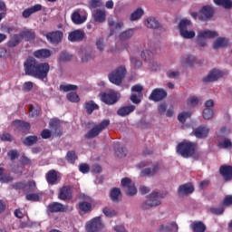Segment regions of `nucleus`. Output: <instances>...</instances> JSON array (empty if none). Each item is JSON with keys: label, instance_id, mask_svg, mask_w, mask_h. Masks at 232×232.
I'll list each match as a JSON object with an SVG mask.
<instances>
[{"label": "nucleus", "instance_id": "nucleus-1", "mask_svg": "<svg viewBox=\"0 0 232 232\" xmlns=\"http://www.w3.org/2000/svg\"><path fill=\"white\" fill-rule=\"evenodd\" d=\"M24 70L29 77H34L40 81H48L50 63H39L34 56H28L24 63Z\"/></svg>", "mask_w": 232, "mask_h": 232}, {"label": "nucleus", "instance_id": "nucleus-2", "mask_svg": "<svg viewBox=\"0 0 232 232\" xmlns=\"http://www.w3.org/2000/svg\"><path fill=\"white\" fill-rule=\"evenodd\" d=\"M176 150L183 159H189L197 153V143L192 141H181L177 145Z\"/></svg>", "mask_w": 232, "mask_h": 232}, {"label": "nucleus", "instance_id": "nucleus-3", "mask_svg": "<svg viewBox=\"0 0 232 232\" xmlns=\"http://www.w3.org/2000/svg\"><path fill=\"white\" fill-rule=\"evenodd\" d=\"M126 77V67L120 66L114 72L109 74V81L116 86L122 84V79Z\"/></svg>", "mask_w": 232, "mask_h": 232}, {"label": "nucleus", "instance_id": "nucleus-4", "mask_svg": "<svg viewBox=\"0 0 232 232\" xmlns=\"http://www.w3.org/2000/svg\"><path fill=\"white\" fill-rule=\"evenodd\" d=\"M191 24V20L183 19L179 24V34L183 39H193L195 37V31H189V25Z\"/></svg>", "mask_w": 232, "mask_h": 232}, {"label": "nucleus", "instance_id": "nucleus-5", "mask_svg": "<svg viewBox=\"0 0 232 232\" xmlns=\"http://www.w3.org/2000/svg\"><path fill=\"white\" fill-rule=\"evenodd\" d=\"M215 37H218V34L215 31H200L197 36L196 43L201 48L206 46V39H215Z\"/></svg>", "mask_w": 232, "mask_h": 232}, {"label": "nucleus", "instance_id": "nucleus-6", "mask_svg": "<svg viewBox=\"0 0 232 232\" xmlns=\"http://www.w3.org/2000/svg\"><path fill=\"white\" fill-rule=\"evenodd\" d=\"M108 126H110V120H103L100 124L94 126L85 134V139H95V137H98L101 131L106 130Z\"/></svg>", "mask_w": 232, "mask_h": 232}, {"label": "nucleus", "instance_id": "nucleus-7", "mask_svg": "<svg viewBox=\"0 0 232 232\" xmlns=\"http://www.w3.org/2000/svg\"><path fill=\"white\" fill-rule=\"evenodd\" d=\"M104 227L102 218L101 217H95L91 220L87 221L85 229L87 232H99Z\"/></svg>", "mask_w": 232, "mask_h": 232}, {"label": "nucleus", "instance_id": "nucleus-8", "mask_svg": "<svg viewBox=\"0 0 232 232\" xmlns=\"http://www.w3.org/2000/svg\"><path fill=\"white\" fill-rule=\"evenodd\" d=\"M168 97V92L162 88H156L152 90L151 93L149 96L150 101H153V102H160V101H164Z\"/></svg>", "mask_w": 232, "mask_h": 232}, {"label": "nucleus", "instance_id": "nucleus-9", "mask_svg": "<svg viewBox=\"0 0 232 232\" xmlns=\"http://www.w3.org/2000/svg\"><path fill=\"white\" fill-rule=\"evenodd\" d=\"M215 15V8L211 5H204L200 11L199 15L198 16L199 21H209L211 17Z\"/></svg>", "mask_w": 232, "mask_h": 232}, {"label": "nucleus", "instance_id": "nucleus-10", "mask_svg": "<svg viewBox=\"0 0 232 232\" xmlns=\"http://www.w3.org/2000/svg\"><path fill=\"white\" fill-rule=\"evenodd\" d=\"M86 37V33L81 29H76L71 33H69L68 40L71 43H81Z\"/></svg>", "mask_w": 232, "mask_h": 232}, {"label": "nucleus", "instance_id": "nucleus-11", "mask_svg": "<svg viewBox=\"0 0 232 232\" xmlns=\"http://www.w3.org/2000/svg\"><path fill=\"white\" fill-rule=\"evenodd\" d=\"M45 37L47 41L52 44H59V43L63 41V34L61 31H53L47 33Z\"/></svg>", "mask_w": 232, "mask_h": 232}, {"label": "nucleus", "instance_id": "nucleus-12", "mask_svg": "<svg viewBox=\"0 0 232 232\" xmlns=\"http://www.w3.org/2000/svg\"><path fill=\"white\" fill-rule=\"evenodd\" d=\"M101 99L102 102L111 106L112 104H115L119 102V94H117V92H103L101 96Z\"/></svg>", "mask_w": 232, "mask_h": 232}, {"label": "nucleus", "instance_id": "nucleus-13", "mask_svg": "<svg viewBox=\"0 0 232 232\" xmlns=\"http://www.w3.org/2000/svg\"><path fill=\"white\" fill-rule=\"evenodd\" d=\"M12 124L15 130L21 131V133H28L30 131V128H32L29 122L21 120H14Z\"/></svg>", "mask_w": 232, "mask_h": 232}, {"label": "nucleus", "instance_id": "nucleus-14", "mask_svg": "<svg viewBox=\"0 0 232 232\" xmlns=\"http://www.w3.org/2000/svg\"><path fill=\"white\" fill-rule=\"evenodd\" d=\"M209 133V128L206 126L197 127L191 133V136H194L196 139H206Z\"/></svg>", "mask_w": 232, "mask_h": 232}, {"label": "nucleus", "instance_id": "nucleus-15", "mask_svg": "<svg viewBox=\"0 0 232 232\" xmlns=\"http://www.w3.org/2000/svg\"><path fill=\"white\" fill-rule=\"evenodd\" d=\"M224 76V72L219 70L213 69L207 77L203 78V82H215V81H218L220 77Z\"/></svg>", "mask_w": 232, "mask_h": 232}, {"label": "nucleus", "instance_id": "nucleus-16", "mask_svg": "<svg viewBox=\"0 0 232 232\" xmlns=\"http://www.w3.org/2000/svg\"><path fill=\"white\" fill-rule=\"evenodd\" d=\"M47 209L50 213H66L68 207L59 202H53L48 205Z\"/></svg>", "mask_w": 232, "mask_h": 232}, {"label": "nucleus", "instance_id": "nucleus-17", "mask_svg": "<svg viewBox=\"0 0 232 232\" xmlns=\"http://www.w3.org/2000/svg\"><path fill=\"white\" fill-rule=\"evenodd\" d=\"M219 173L226 182L232 180V166L222 165L219 167Z\"/></svg>", "mask_w": 232, "mask_h": 232}, {"label": "nucleus", "instance_id": "nucleus-18", "mask_svg": "<svg viewBox=\"0 0 232 232\" xmlns=\"http://www.w3.org/2000/svg\"><path fill=\"white\" fill-rule=\"evenodd\" d=\"M58 198L60 200H72V187L70 186H63L58 194Z\"/></svg>", "mask_w": 232, "mask_h": 232}, {"label": "nucleus", "instance_id": "nucleus-19", "mask_svg": "<svg viewBox=\"0 0 232 232\" xmlns=\"http://www.w3.org/2000/svg\"><path fill=\"white\" fill-rule=\"evenodd\" d=\"M195 191V188L191 183H186L179 187L178 193L179 197H184L185 195H191Z\"/></svg>", "mask_w": 232, "mask_h": 232}, {"label": "nucleus", "instance_id": "nucleus-20", "mask_svg": "<svg viewBox=\"0 0 232 232\" xmlns=\"http://www.w3.org/2000/svg\"><path fill=\"white\" fill-rule=\"evenodd\" d=\"M136 108L137 107L135 105L122 106L118 109L117 115H119V117H128V115L135 111Z\"/></svg>", "mask_w": 232, "mask_h": 232}, {"label": "nucleus", "instance_id": "nucleus-21", "mask_svg": "<svg viewBox=\"0 0 232 232\" xmlns=\"http://www.w3.org/2000/svg\"><path fill=\"white\" fill-rule=\"evenodd\" d=\"M41 10H43V5L37 4L32 7L24 9L22 13V15H23L24 19H28V17H30V15H32V14L41 12Z\"/></svg>", "mask_w": 232, "mask_h": 232}, {"label": "nucleus", "instance_id": "nucleus-22", "mask_svg": "<svg viewBox=\"0 0 232 232\" xmlns=\"http://www.w3.org/2000/svg\"><path fill=\"white\" fill-rule=\"evenodd\" d=\"M95 23H104L106 21V10L96 9L92 13Z\"/></svg>", "mask_w": 232, "mask_h": 232}, {"label": "nucleus", "instance_id": "nucleus-23", "mask_svg": "<svg viewBox=\"0 0 232 232\" xmlns=\"http://www.w3.org/2000/svg\"><path fill=\"white\" fill-rule=\"evenodd\" d=\"M160 232H179V224L177 222L172 221L168 223L167 225H161L160 228Z\"/></svg>", "mask_w": 232, "mask_h": 232}, {"label": "nucleus", "instance_id": "nucleus-24", "mask_svg": "<svg viewBox=\"0 0 232 232\" xmlns=\"http://www.w3.org/2000/svg\"><path fill=\"white\" fill-rule=\"evenodd\" d=\"M34 56L36 59H48V57H52V51L49 49H39L34 52Z\"/></svg>", "mask_w": 232, "mask_h": 232}, {"label": "nucleus", "instance_id": "nucleus-25", "mask_svg": "<svg viewBox=\"0 0 232 232\" xmlns=\"http://www.w3.org/2000/svg\"><path fill=\"white\" fill-rule=\"evenodd\" d=\"M157 171H159V164L154 165L152 168H146L141 170V177H154L157 175Z\"/></svg>", "mask_w": 232, "mask_h": 232}, {"label": "nucleus", "instance_id": "nucleus-26", "mask_svg": "<svg viewBox=\"0 0 232 232\" xmlns=\"http://www.w3.org/2000/svg\"><path fill=\"white\" fill-rule=\"evenodd\" d=\"M83 108L86 110L87 115H92L93 111L99 110V105L94 101H88L84 103Z\"/></svg>", "mask_w": 232, "mask_h": 232}, {"label": "nucleus", "instance_id": "nucleus-27", "mask_svg": "<svg viewBox=\"0 0 232 232\" xmlns=\"http://www.w3.org/2000/svg\"><path fill=\"white\" fill-rule=\"evenodd\" d=\"M72 23L74 24H82V23H86V15H81V13L79 11H74L71 17Z\"/></svg>", "mask_w": 232, "mask_h": 232}, {"label": "nucleus", "instance_id": "nucleus-28", "mask_svg": "<svg viewBox=\"0 0 232 232\" xmlns=\"http://www.w3.org/2000/svg\"><path fill=\"white\" fill-rule=\"evenodd\" d=\"M22 41L23 37L21 36V34H14L7 42V46L8 48H15V46H18Z\"/></svg>", "mask_w": 232, "mask_h": 232}, {"label": "nucleus", "instance_id": "nucleus-29", "mask_svg": "<svg viewBox=\"0 0 232 232\" xmlns=\"http://www.w3.org/2000/svg\"><path fill=\"white\" fill-rule=\"evenodd\" d=\"M193 232H206V224L202 221H194L189 226Z\"/></svg>", "mask_w": 232, "mask_h": 232}, {"label": "nucleus", "instance_id": "nucleus-30", "mask_svg": "<svg viewBox=\"0 0 232 232\" xmlns=\"http://www.w3.org/2000/svg\"><path fill=\"white\" fill-rule=\"evenodd\" d=\"M45 177H46L47 183L50 186H55V184H57L58 177L55 169L49 170Z\"/></svg>", "mask_w": 232, "mask_h": 232}, {"label": "nucleus", "instance_id": "nucleus-31", "mask_svg": "<svg viewBox=\"0 0 232 232\" xmlns=\"http://www.w3.org/2000/svg\"><path fill=\"white\" fill-rule=\"evenodd\" d=\"M229 44V40L226 37H218L213 44L214 50H218V48H226Z\"/></svg>", "mask_w": 232, "mask_h": 232}, {"label": "nucleus", "instance_id": "nucleus-32", "mask_svg": "<svg viewBox=\"0 0 232 232\" xmlns=\"http://www.w3.org/2000/svg\"><path fill=\"white\" fill-rule=\"evenodd\" d=\"M114 153L116 157L122 159L128 155V150H126L124 147H121V144L117 142L114 144Z\"/></svg>", "mask_w": 232, "mask_h": 232}, {"label": "nucleus", "instance_id": "nucleus-33", "mask_svg": "<svg viewBox=\"0 0 232 232\" xmlns=\"http://www.w3.org/2000/svg\"><path fill=\"white\" fill-rule=\"evenodd\" d=\"M22 39L30 42L35 39V32L34 30L25 29L20 33Z\"/></svg>", "mask_w": 232, "mask_h": 232}, {"label": "nucleus", "instance_id": "nucleus-34", "mask_svg": "<svg viewBox=\"0 0 232 232\" xmlns=\"http://www.w3.org/2000/svg\"><path fill=\"white\" fill-rule=\"evenodd\" d=\"M78 208L80 211H82L83 213H92V211L93 210L92 203L88 201H81L78 204Z\"/></svg>", "mask_w": 232, "mask_h": 232}, {"label": "nucleus", "instance_id": "nucleus-35", "mask_svg": "<svg viewBox=\"0 0 232 232\" xmlns=\"http://www.w3.org/2000/svg\"><path fill=\"white\" fill-rule=\"evenodd\" d=\"M145 24L147 28H152L153 30H157V28H160V24L157 19H155V17H149L146 20Z\"/></svg>", "mask_w": 232, "mask_h": 232}, {"label": "nucleus", "instance_id": "nucleus-36", "mask_svg": "<svg viewBox=\"0 0 232 232\" xmlns=\"http://www.w3.org/2000/svg\"><path fill=\"white\" fill-rule=\"evenodd\" d=\"M213 2L218 6H222L226 10H231L232 8V0H213Z\"/></svg>", "mask_w": 232, "mask_h": 232}, {"label": "nucleus", "instance_id": "nucleus-37", "mask_svg": "<svg viewBox=\"0 0 232 232\" xmlns=\"http://www.w3.org/2000/svg\"><path fill=\"white\" fill-rule=\"evenodd\" d=\"M39 140V137H37L36 135L34 136H27L25 139H24L22 140L23 144H24V146H34V144H37Z\"/></svg>", "mask_w": 232, "mask_h": 232}, {"label": "nucleus", "instance_id": "nucleus-38", "mask_svg": "<svg viewBox=\"0 0 232 232\" xmlns=\"http://www.w3.org/2000/svg\"><path fill=\"white\" fill-rule=\"evenodd\" d=\"M160 204L161 202L159 199H149L143 203L142 209H150L155 208V206H160Z\"/></svg>", "mask_w": 232, "mask_h": 232}, {"label": "nucleus", "instance_id": "nucleus-39", "mask_svg": "<svg viewBox=\"0 0 232 232\" xmlns=\"http://www.w3.org/2000/svg\"><path fill=\"white\" fill-rule=\"evenodd\" d=\"M121 188H113L112 189H111L110 192V198L111 200H112V202H119V197H121Z\"/></svg>", "mask_w": 232, "mask_h": 232}, {"label": "nucleus", "instance_id": "nucleus-40", "mask_svg": "<svg viewBox=\"0 0 232 232\" xmlns=\"http://www.w3.org/2000/svg\"><path fill=\"white\" fill-rule=\"evenodd\" d=\"M195 56L187 55L181 59V64H184V66H193V64H195Z\"/></svg>", "mask_w": 232, "mask_h": 232}, {"label": "nucleus", "instance_id": "nucleus-41", "mask_svg": "<svg viewBox=\"0 0 232 232\" xmlns=\"http://www.w3.org/2000/svg\"><path fill=\"white\" fill-rule=\"evenodd\" d=\"M37 189V185H35V181H28L25 184V188H24V193H34Z\"/></svg>", "mask_w": 232, "mask_h": 232}, {"label": "nucleus", "instance_id": "nucleus-42", "mask_svg": "<svg viewBox=\"0 0 232 232\" xmlns=\"http://www.w3.org/2000/svg\"><path fill=\"white\" fill-rule=\"evenodd\" d=\"M143 15L144 10L138 8L130 14V21H138V19H140Z\"/></svg>", "mask_w": 232, "mask_h": 232}, {"label": "nucleus", "instance_id": "nucleus-43", "mask_svg": "<svg viewBox=\"0 0 232 232\" xmlns=\"http://www.w3.org/2000/svg\"><path fill=\"white\" fill-rule=\"evenodd\" d=\"M132 36H133V30L129 29L120 34L119 38H120V41H128V39H130V37Z\"/></svg>", "mask_w": 232, "mask_h": 232}, {"label": "nucleus", "instance_id": "nucleus-44", "mask_svg": "<svg viewBox=\"0 0 232 232\" xmlns=\"http://www.w3.org/2000/svg\"><path fill=\"white\" fill-rule=\"evenodd\" d=\"M65 158L70 164H75V160L78 159L77 154H75V150H69Z\"/></svg>", "mask_w": 232, "mask_h": 232}, {"label": "nucleus", "instance_id": "nucleus-45", "mask_svg": "<svg viewBox=\"0 0 232 232\" xmlns=\"http://www.w3.org/2000/svg\"><path fill=\"white\" fill-rule=\"evenodd\" d=\"M67 101L70 102H80L81 98L77 92H69L66 94Z\"/></svg>", "mask_w": 232, "mask_h": 232}, {"label": "nucleus", "instance_id": "nucleus-46", "mask_svg": "<svg viewBox=\"0 0 232 232\" xmlns=\"http://www.w3.org/2000/svg\"><path fill=\"white\" fill-rule=\"evenodd\" d=\"M102 213H103V215H105V217H108V218H112V217H117L116 210L111 209L108 207L103 208Z\"/></svg>", "mask_w": 232, "mask_h": 232}, {"label": "nucleus", "instance_id": "nucleus-47", "mask_svg": "<svg viewBox=\"0 0 232 232\" xmlns=\"http://www.w3.org/2000/svg\"><path fill=\"white\" fill-rule=\"evenodd\" d=\"M73 55H72L70 53L62 52L60 53L59 61L61 63H68V61H72Z\"/></svg>", "mask_w": 232, "mask_h": 232}, {"label": "nucleus", "instance_id": "nucleus-48", "mask_svg": "<svg viewBox=\"0 0 232 232\" xmlns=\"http://www.w3.org/2000/svg\"><path fill=\"white\" fill-rule=\"evenodd\" d=\"M95 54H93V52H85L83 54H82L81 59L82 63H88V61H92V59H94Z\"/></svg>", "mask_w": 232, "mask_h": 232}, {"label": "nucleus", "instance_id": "nucleus-49", "mask_svg": "<svg viewBox=\"0 0 232 232\" xmlns=\"http://www.w3.org/2000/svg\"><path fill=\"white\" fill-rule=\"evenodd\" d=\"M77 89H78L77 85H72V84L60 85V91L64 92H75V90Z\"/></svg>", "mask_w": 232, "mask_h": 232}, {"label": "nucleus", "instance_id": "nucleus-50", "mask_svg": "<svg viewBox=\"0 0 232 232\" xmlns=\"http://www.w3.org/2000/svg\"><path fill=\"white\" fill-rule=\"evenodd\" d=\"M189 117H191V113L189 111H183L178 115V121L184 124Z\"/></svg>", "mask_w": 232, "mask_h": 232}, {"label": "nucleus", "instance_id": "nucleus-51", "mask_svg": "<svg viewBox=\"0 0 232 232\" xmlns=\"http://www.w3.org/2000/svg\"><path fill=\"white\" fill-rule=\"evenodd\" d=\"M153 52L150 50H145L141 53V58L143 61H151L153 59Z\"/></svg>", "mask_w": 232, "mask_h": 232}, {"label": "nucleus", "instance_id": "nucleus-52", "mask_svg": "<svg viewBox=\"0 0 232 232\" xmlns=\"http://www.w3.org/2000/svg\"><path fill=\"white\" fill-rule=\"evenodd\" d=\"M130 64L135 70H139V68L142 67V62L137 57H132L130 59Z\"/></svg>", "mask_w": 232, "mask_h": 232}, {"label": "nucleus", "instance_id": "nucleus-53", "mask_svg": "<svg viewBox=\"0 0 232 232\" xmlns=\"http://www.w3.org/2000/svg\"><path fill=\"white\" fill-rule=\"evenodd\" d=\"M0 140H2V142H12L14 141V136L8 132H5L0 135Z\"/></svg>", "mask_w": 232, "mask_h": 232}, {"label": "nucleus", "instance_id": "nucleus-54", "mask_svg": "<svg viewBox=\"0 0 232 232\" xmlns=\"http://www.w3.org/2000/svg\"><path fill=\"white\" fill-rule=\"evenodd\" d=\"M49 126H50V128H52L53 130L57 131V130H59V128H61V121H59L58 119H53L50 121Z\"/></svg>", "mask_w": 232, "mask_h": 232}, {"label": "nucleus", "instance_id": "nucleus-55", "mask_svg": "<svg viewBox=\"0 0 232 232\" xmlns=\"http://www.w3.org/2000/svg\"><path fill=\"white\" fill-rule=\"evenodd\" d=\"M215 112H213L212 109L205 108L203 110V119H206V121H208V119H212Z\"/></svg>", "mask_w": 232, "mask_h": 232}, {"label": "nucleus", "instance_id": "nucleus-56", "mask_svg": "<svg viewBox=\"0 0 232 232\" xmlns=\"http://www.w3.org/2000/svg\"><path fill=\"white\" fill-rule=\"evenodd\" d=\"M12 189H23V191L24 190V188H26V183L23 182V181H19V182H15L14 184L11 185Z\"/></svg>", "mask_w": 232, "mask_h": 232}, {"label": "nucleus", "instance_id": "nucleus-57", "mask_svg": "<svg viewBox=\"0 0 232 232\" xmlns=\"http://www.w3.org/2000/svg\"><path fill=\"white\" fill-rule=\"evenodd\" d=\"M126 193L129 197H133V195H137V188H135V185H130L126 189Z\"/></svg>", "mask_w": 232, "mask_h": 232}, {"label": "nucleus", "instance_id": "nucleus-58", "mask_svg": "<svg viewBox=\"0 0 232 232\" xmlns=\"http://www.w3.org/2000/svg\"><path fill=\"white\" fill-rule=\"evenodd\" d=\"M225 211L224 207H219V208H210V213H212V215H223Z\"/></svg>", "mask_w": 232, "mask_h": 232}, {"label": "nucleus", "instance_id": "nucleus-59", "mask_svg": "<svg viewBox=\"0 0 232 232\" xmlns=\"http://www.w3.org/2000/svg\"><path fill=\"white\" fill-rule=\"evenodd\" d=\"M7 157H9L10 160H15V159L19 158V151L17 150H11L7 152Z\"/></svg>", "mask_w": 232, "mask_h": 232}, {"label": "nucleus", "instance_id": "nucleus-60", "mask_svg": "<svg viewBox=\"0 0 232 232\" xmlns=\"http://www.w3.org/2000/svg\"><path fill=\"white\" fill-rule=\"evenodd\" d=\"M100 6H102V0H91L89 2V8H100Z\"/></svg>", "mask_w": 232, "mask_h": 232}, {"label": "nucleus", "instance_id": "nucleus-61", "mask_svg": "<svg viewBox=\"0 0 232 232\" xmlns=\"http://www.w3.org/2000/svg\"><path fill=\"white\" fill-rule=\"evenodd\" d=\"M167 77H169V79H179V77H180V72H179V71H168L167 72Z\"/></svg>", "mask_w": 232, "mask_h": 232}, {"label": "nucleus", "instance_id": "nucleus-62", "mask_svg": "<svg viewBox=\"0 0 232 232\" xmlns=\"http://www.w3.org/2000/svg\"><path fill=\"white\" fill-rule=\"evenodd\" d=\"M231 146H232V143L229 139H225L222 142L218 144V148L220 149H227V148H231Z\"/></svg>", "mask_w": 232, "mask_h": 232}, {"label": "nucleus", "instance_id": "nucleus-63", "mask_svg": "<svg viewBox=\"0 0 232 232\" xmlns=\"http://www.w3.org/2000/svg\"><path fill=\"white\" fill-rule=\"evenodd\" d=\"M188 106H197L198 104V98L197 96H191L187 100Z\"/></svg>", "mask_w": 232, "mask_h": 232}, {"label": "nucleus", "instance_id": "nucleus-64", "mask_svg": "<svg viewBox=\"0 0 232 232\" xmlns=\"http://www.w3.org/2000/svg\"><path fill=\"white\" fill-rule=\"evenodd\" d=\"M223 206H232V196L231 195H227L224 198V200L222 202Z\"/></svg>", "mask_w": 232, "mask_h": 232}]
</instances>
